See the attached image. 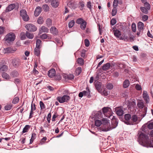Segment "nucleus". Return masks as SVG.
Masks as SVG:
<instances>
[{
    "label": "nucleus",
    "instance_id": "1",
    "mask_svg": "<svg viewBox=\"0 0 153 153\" xmlns=\"http://www.w3.org/2000/svg\"><path fill=\"white\" fill-rule=\"evenodd\" d=\"M113 112L109 107H106V131L115 128L117 126V120L112 115Z\"/></svg>",
    "mask_w": 153,
    "mask_h": 153
},
{
    "label": "nucleus",
    "instance_id": "2",
    "mask_svg": "<svg viewBox=\"0 0 153 153\" xmlns=\"http://www.w3.org/2000/svg\"><path fill=\"white\" fill-rule=\"evenodd\" d=\"M139 138L142 141V143L144 144V146L149 147H153V144L150 143L148 140V137L145 134L141 133L139 135Z\"/></svg>",
    "mask_w": 153,
    "mask_h": 153
},
{
    "label": "nucleus",
    "instance_id": "3",
    "mask_svg": "<svg viewBox=\"0 0 153 153\" xmlns=\"http://www.w3.org/2000/svg\"><path fill=\"white\" fill-rule=\"evenodd\" d=\"M16 36L14 33L10 32L7 33L5 36L4 40L8 43H10L15 40Z\"/></svg>",
    "mask_w": 153,
    "mask_h": 153
},
{
    "label": "nucleus",
    "instance_id": "4",
    "mask_svg": "<svg viewBox=\"0 0 153 153\" xmlns=\"http://www.w3.org/2000/svg\"><path fill=\"white\" fill-rule=\"evenodd\" d=\"M144 117V116L142 117L141 115H133L131 117V125L137 124L139 123L142 118Z\"/></svg>",
    "mask_w": 153,
    "mask_h": 153
},
{
    "label": "nucleus",
    "instance_id": "5",
    "mask_svg": "<svg viewBox=\"0 0 153 153\" xmlns=\"http://www.w3.org/2000/svg\"><path fill=\"white\" fill-rule=\"evenodd\" d=\"M70 97L67 95H65L62 97H58L57 100L60 103L67 102L70 99Z\"/></svg>",
    "mask_w": 153,
    "mask_h": 153
},
{
    "label": "nucleus",
    "instance_id": "6",
    "mask_svg": "<svg viewBox=\"0 0 153 153\" xmlns=\"http://www.w3.org/2000/svg\"><path fill=\"white\" fill-rule=\"evenodd\" d=\"M95 87L102 94V95L104 96L105 95V92L104 91H105V89L104 88L102 87L101 84L100 82H97L95 84Z\"/></svg>",
    "mask_w": 153,
    "mask_h": 153
},
{
    "label": "nucleus",
    "instance_id": "7",
    "mask_svg": "<svg viewBox=\"0 0 153 153\" xmlns=\"http://www.w3.org/2000/svg\"><path fill=\"white\" fill-rule=\"evenodd\" d=\"M113 32L114 36L117 38H119L120 37V39L124 40L125 41L128 40L127 36H120L121 35V32L118 30H114Z\"/></svg>",
    "mask_w": 153,
    "mask_h": 153
},
{
    "label": "nucleus",
    "instance_id": "8",
    "mask_svg": "<svg viewBox=\"0 0 153 153\" xmlns=\"http://www.w3.org/2000/svg\"><path fill=\"white\" fill-rule=\"evenodd\" d=\"M20 15L22 17L23 19L25 21H27L29 20V17L25 10L22 9L20 10Z\"/></svg>",
    "mask_w": 153,
    "mask_h": 153
},
{
    "label": "nucleus",
    "instance_id": "9",
    "mask_svg": "<svg viewBox=\"0 0 153 153\" xmlns=\"http://www.w3.org/2000/svg\"><path fill=\"white\" fill-rule=\"evenodd\" d=\"M25 27L27 30L30 32H34L37 29L35 26L32 24H27Z\"/></svg>",
    "mask_w": 153,
    "mask_h": 153
},
{
    "label": "nucleus",
    "instance_id": "10",
    "mask_svg": "<svg viewBox=\"0 0 153 153\" xmlns=\"http://www.w3.org/2000/svg\"><path fill=\"white\" fill-rule=\"evenodd\" d=\"M131 117L130 114H126L124 116L125 123L127 124L131 125Z\"/></svg>",
    "mask_w": 153,
    "mask_h": 153
},
{
    "label": "nucleus",
    "instance_id": "11",
    "mask_svg": "<svg viewBox=\"0 0 153 153\" xmlns=\"http://www.w3.org/2000/svg\"><path fill=\"white\" fill-rule=\"evenodd\" d=\"M116 114L119 116H121L123 114V111L122 106L117 107L115 108Z\"/></svg>",
    "mask_w": 153,
    "mask_h": 153
},
{
    "label": "nucleus",
    "instance_id": "12",
    "mask_svg": "<svg viewBox=\"0 0 153 153\" xmlns=\"http://www.w3.org/2000/svg\"><path fill=\"white\" fill-rule=\"evenodd\" d=\"M5 53H10L14 52L16 49L14 47H9L4 49Z\"/></svg>",
    "mask_w": 153,
    "mask_h": 153
},
{
    "label": "nucleus",
    "instance_id": "13",
    "mask_svg": "<svg viewBox=\"0 0 153 153\" xmlns=\"http://www.w3.org/2000/svg\"><path fill=\"white\" fill-rule=\"evenodd\" d=\"M13 66L15 67H18L20 64V60L18 58H14L12 59Z\"/></svg>",
    "mask_w": 153,
    "mask_h": 153
},
{
    "label": "nucleus",
    "instance_id": "14",
    "mask_svg": "<svg viewBox=\"0 0 153 153\" xmlns=\"http://www.w3.org/2000/svg\"><path fill=\"white\" fill-rule=\"evenodd\" d=\"M106 74L108 75L112 72V67L111 66L109 63L106 64Z\"/></svg>",
    "mask_w": 153,
    "mask_h": 153
},
{
    "label": "nucleus",
    "instance_id": "15",
    "mask_svg": "<svg viewBox=\"0 0 153 153\" xmlns=\"http://www.w3.org/2000/svg\"><path fill=\"white\" fill-rule=\"evenodd\" d=\"M15 7L16 5L15 4H11L6 7L5 10V12L6 13L8 12L13 10Z\"/></svg>",
    "mask_w": 153,
    "mask_h": 153
},
{
    "label": "nucleus",
    "instance_id": "16",
    "mask_svg": "<svg viewBox=\"0 0 153 153\" xmlns=\"http://www.w3.org/2000/svg\"><path fill=\"white\" fill-rule=\"evenodd\" d=\"M36 109L35 105L34 103L33 104L32 102L31 105V109L30 113L29 118H31L33 117V111L35 110Z\"/></svg>",
    "mask_w": 153,
    "mask_h": 153
},
{
    "label": "nucleus",
    "instance_id": "17",
    "mask_svg": "<svg viewBox=\"0 0 153 153\" xmlns=\"http://www.w3.org/2000/svg\"><path fill=\"white\" fill-rule=\"evenodd\" d=\"M146 7H141L140 8V9L141 11L143 13L147 14L148 13V10H149L150 8V5L146 6H144Z\"/></svg>",
    "mask_w": 153,
    "mask_h": 153
},
{
    "label": "nucleus",
    "instance_id": "18",
    "mask_svg": "<svg viewBox=\"0 0 153 153\" xmlns=\"http://www.w3.org/2000/svg\"><path fill=\"white\" fill-rule=\"evenodd\" d=\"M143 97L145 102L148 103L149 101V96L147 93V92L145 91H144L143 92Z\"/></svg>",
    "mask_w": 153,
    "mask_h": 153
},
{
    "label": "nucleus",
    "instance_id": "19",
    "mask_svg": "<svg viewBox=\"0 0 153 153\" xmlns=\"http://www.w3.org/2000/svg\"><path fill=\"white\" fill-rule=\"evenodd\" d=\"M50 31L54 35H56L58 34V30L55 27H52L50 29Z\"/></svg>",
    "mask_w": 153,
    "mask_h": 153
},
{
    "label": "nucleus",
    "instance_id": "20",
    "mask_svg": "<svg viewBox=\"0 0 153 153\" xmlns=\"http://www.w3.org/2000/svg\"><path fill=\"white\" fill-rule=\"evenodd\" d=\"M144 26V24L141 22H139L137 24V29L140 32H142Z\"/></svg>",
    "mask_w": 153,
    "mask_h": 153
},
{
    "label": "nucleus",
    "instance_id": "21",
    "mask_svg": "<svg viewBox=\"0 0 153 153\" xmlns=\"http://www.w3.org/2000/svg\"><path fill=\"white\" fill-rule=\"evenodd\" d=\"M55 74L56 71L54 69H52L48 71V76L50 77H53L54 76Z\"/></svg>",
    "mask_w": 153,
    "mask_h": 153
},
{
    "label": "nucleus",
    "instance_id": "22",
    "mask_svg": "<svg viewBox=\"0 0 153 153\" xmlns=\"http://www.w3.org/2000/svg\"><path fill=\"white\" fill-rule=\"evenodd\" d=\"M49 31V30L47 27L44 26H42L40 28L39 31V33H48Z\"/></svg>",
    "mask_w": 153,
    "mask_h": 153
},
{
    "label": "nucleus",
    "instance_id": "23",
    "mask_svg": "<svg viewBox=\"0 0 153 153\" xmlns=\"http://www.w3.org/2000/svg\"><path fill=\"white\" fill-rule=\"evenodd\" d=\"M41 10V8L39 6L37 7L34 11V15L35 16H38L40 13Z\"/></svg>",
    "mask_w": 153,
    "mask_h": 153
},
{
    "label": "nucleus",
    "instance_id": "24",
    "mask_svg": "<svg viewBox=\"0 0 153 153\" xmlns=\"http://www.w3.org/2000/svg\"><path fill=\"white\" fill-rule=\"evenodd\" d=\"M130 84V82L128 80L126 79L123 82V87L124 88H126L128 87Z\"/></svg>",
    "mask_w": 153,
    "mask_h": 153
},
{
    "label": "nucleus",
    "instance_id": "25",
    "mask_svg": "<svg viewBox=\"0 0 153 153\" xmlns=\"http://www.w3.org/2000/svg\"><path fill=\"white\" fill-rule=\"evenodd\" d=\"M52 6L55 7H57L59 4L58 0H53L51 2Z\"/></svg>",
    "mask_w": 153,
    "mask_h": 153
},
{
    "label": "nucleus",
    "instance_id": "26",
    "mask_svg": "<svg viewBox=\"0 0 153 153\" xmlns=\"http://www.w3.org/2000/svg\"><path fill=\"white\" fill-rule=\"evenodd\" d=\"M2 77L4 79L9 80L10 79V77L5 72H3L2 74Z\"/></svg>",
    "mask_w": 153,
    "mask_h": 153
},
{
    "label": "nucleus",
    "instance_id": "27",
    "mask_svg": "<svg viewBox=\"0 0 153 153\" xmlns=\"http://www.w3.org/2000/svg\"><path fill=\"white\" fill-rule=\"evenodd\" d=\"M77 63L80 66L83 65L84 64V60L81 58H79L77 60Z\"/></svg>",
    "mask_w": 153,
    "mask_h": 153
},
{
    "label": "nucleus",
    "instance_id": "28",
    "mask_svg": "<svg viewBox=\"0 0 153 153\" xmlns=\"http://www.w3.org/2000/svg\"><path fill=\"white\" fill-rule=\"evenodd\" d=\"M8 69V67L6 65H4L0 67V71H7Z\"/></svg>",
    "mask_w": 153,
    "mask_h": 153
},
{
    "label": "nucleus",
    "instance_id": "29",
    "mask_svg": "<svg viewBox=\"0 0 153 153\" xmlns=\"http://www.w3.org/2000/svg\"><path fill=\"white\" fill-rule=\"evenodd\" d=\"M40 48L36 47L34 49V53L36 55L39 56L40 55V51L39 49Z\"/></svg>",
    "mask_w": 153,
    "mask_h": 153
},
{
    "label": "nucleus",
    "instance_id": "30",
    "mask_svg": "<svg viewBox=\"0 0 153 153\" xmlns=\"http://www.w3.org/2000/svg\"><path fill=\"white\" fill-rule=\"evenodd\" d=\"M137 105L138 107L140 108H143L144 106L143 102L141 100H140L138 101Z\"/></svg>",
    "mask_w": 153,
    "mask_h": 153
},
{
    "label": "nucleus",
    "instance_id": "31",
    "mask_svg": "<svg viewBox=\"0 0 153 153\" xmlns=\"http://www.w3.org/2000/svg\"><path fill=\"white\" fill-rule=\"evenodd\" d=\"M26 36L30 39H32L33 38L34 36L33 33H30L28 32H27L26 33Z\"/></svg>",
    "mask_w": 153,
    "mask_h": 153
},
{
    "label": "nucleus",
    "instance_id": "32",
    "mask_svg": "<svg viewBox=\"0 0 153 153\" xmlns=\"http://www.w3.org/2000/svg\"><path fill=\"white\" fill-rule=\"evenodd\" d=\"M46 23L47 26L48 27H50L52 25V21L50 19H48L46 20Z\"/></svg>",
    "mask_w": 153,
    "mask_h": 153
},
{
    "label": "nucleus",
    "instance_id": "33",
    "mask_svg": "<svg viewBox=\"0 0 153 153\" xmlns=\"http://www.w3.org/2000/svg\"><path fill=\"white\" fill-rule=\"evenodd\" d=\"M82 71V68L81 67H78L76 70L75 73L76 75H79Z\"/></svg>",
    "mask_w": 153,
    "mask_h": 153
},
{
    "label": "nucleus",
    "instance_id": "34",
    "mask_svg": "<svg viewBox=\"0 0 153 153\" xmlns=\"http://www.w3.org/2000/svg\"><path fill=\"white\" fill-rule=\"evenodd\" d=\"M65 79H67L70 80H72L74 78V76L72 74H70L68 75H66L65 76Z\"/></svg>",
    "mask_w": 153,
    "mask_h": 153
},
{
    "label": "nucleus",
    "instance_id": "35",
    "mask_svg": "<svg viewBox=\"0 0 153 153\" xmlns=\"http://www.w3.org/2000/svg\"><path fill=\"white\" fill-rule=\"evenodd\" d=\"M136 105V103L134 101H129L128 103V106L129 107L131 108L132 107H133Z\"/></svg>",
    "mask_w": 153,
    "mask_h": 153
},
{
    "label": "nucleus",
    "instance_id": "36",
    "mask_svg": "<svg viewBox=\"0 0 153 153\" xmlns=\"http://www.w3.org/2000/svg\"><path fill=\"white\" fill-rule=\"evenodd\" d=\"M83 23V24L82 23V24L80 25V27L82 30H84L86 27L87 22L86 21H85Z\"/></svg>",
    "mask_w": 153,
    "mask_h": 153
},
{
    "label": "nucleus",
    "instance_id": "37",
    "mask_svg": "<svg viewBox=\"0 0 153 153\" xmlns=\"http://www.w3.org/2000/svg\"><path fill=\"white\" fill-rule=\"evenodd\" d=\"M37 23L39 24H42L44 22L43 18L42 17H39L37 20Z\"/></svg>",
    "mask_w": 153,
    "mask_h": 153
},
{
    "label": "nucleus",
    "instance_id": "38",
    "mask_svg": "<svg viewBox=\"0 0 153 153\" xmlns=\"http://www.w3.org/2000/svg\"><path fill=\"white\" fill-rule=\"evenodd\" d=\"M19 75L18 73L16 71H13L11 72L10 75L13 77H17Z\"/></svg>",
    "mask_w": 153,
    "mask_h": 153
},
{
    "label": "nucleus",
    "instance_id": "39",
    "mask_svg": "<svg viewBox=\"0 0 153 153\" xmlns=\"http://www.w3.org/2000/svg\"><path fill=\"white\" fill-rule=\"evenodd\" d=\"M29 128H30L29 126L28 125H26V126H25V127L23 129V130L22 131L23 133H25L27 132Z\"/></svg>",
    "mask_w": 153,
    "mask_h": 153
},
{
    "label": "nucleus",
    "instance_id": "40",
    "mask_svg": "<svg viewBox=\"0 0 153 153\" xmlns=\"http://www.w3.org/2000/svg\"><path fill=\"white\" fill-rule=\"evenodd\" d=\"M36 47L38 48H40V45L42 44V41L39 39H38L36 41Z\"/></svg>",
    "mask_w": 153,
    "mask_h": 153
},
{
    "label": "nucleus",
    "instance_id": "41",
    "mask_svg": "<svg viewBox=\"0 0 153 153\" xmlns=\"http://www.w3.org/2000/svg\"><path fill=\"white\" fill-rule=\"evenodd\" d=\"M41 110H44L45 108V105L42 101H40L39 102Z\"/></svg>",
    "mask_w": 153,
    "mask_h": 153
},
{
    "label": "nucleus",
    "instance_id": "42",
    "mask_svg": "<svg viewBox=\"0 0 153 153\" xmlns=\"http://www.w3.org/2000/svg\"><path fill=\"white\" fill-rule=\"evenodd\" d=\"M85 21L82 18H79L76 21V22L77 24H79L81 23H82L85 22Z\"/></svg>",
    "mask_w": 153,
    "mask_h": 153
},
{
    "label": "nucleus",
    "instance_id": "43",
    "mask_svg": "<svg viewBox=\"0 0 153 153\" xmlns=\"http://www.w3.org/2000/svg\"><path fill=\"white\" fill-rule=\"evenodd\" d=\"M117 13V10L116 7H114V8L112 9L111 12V14L112 16H114Z\"/></svg>",
    "mask_w": 153,
    "mask_h": 153
},
{
    "label": "nucleus",
    "instance_id": "44",
    "mask_svg": "<svg viewBox=\"0 0 153 153\" xmlns=\"http://www.w3.org/2000/svg\"><path fill=\"white\" fill-rule=\"evenodd\" d=\"M5 28L2 26H0V34H3L5 32Z\"/></svg>",
    "mask_w": 153,
    "mask_h": 153
},
{
    "label": "nucleus",
    "instance_id": "45",
    "mask_svg": "<svg viewBox=\"0 0 153 153\" xmlns=\"http://www.w3.org/2000/svg\"><path fill=\"white\" fill-rule=\"evenodd\" d=\"M19 101V99L18 97H15L12 101V103L14 104H16L18 103Z\"/></svg>",
    "mask_w": 153,
    "mask_h": 153
},
{
    "label": "nucleus",
    "instance_id": "46",
    "mask_svg": "<svg viewBox=\"0 0 153 153\" xmlns=\"http://www.w3.org/2000/svg\"><path fill=\"white\" fill-rule=\"evenodd\" d=\"M131 27L132 31L134 32H135L136 30V26L134 23H133L132 24Z\"/></svg>",
    "mask_w": 153,
    "mask_h": 153
},
{
    "label": "nucleus",
    "instance_id": "47",
    "mask_svg": "<svg viewBox=\"0 0 153 153\" xmlns=\"http://www.w3.org/2000/svg\"><path fill=\"white\" fill-rule=\"evenodd\" d=\"M75 22L74 20H71L69 22L68 27L69 28H71L74 25Z\"/></svg>",
    "mask_w": 153,
    "mask_h": 153
},
{
    "label": "nucleus",
    "instance_id": "48",
    "mask_svg": "<svg viewBox=\"0 0 153 153\" xmlns=\"http://www.w3.org/2000/svg\"><path fill=\"white\" fill-rule=\"evenodd\" d=\"M47 34H43L40 36V38L42 39H47Z\"/></svg>",
    "mask_w": 153,
    "mask_h": 153
},
{
    "label": "nucleus",
    "instance_id": "49",
    "mask_svg": "<svg viewBox=\"0 0 153 153\" xmlns=\"http://www.w3.org/2000/svg\"><path fill=\"white\" fill-rule=\"evenodd\" d=\"M101 124V122L100 120H97L95 121V125L97 126H99Z\"/></svg>",
    "mask_w": 153,
    "mask_h": 153
},
{
    "label": "nucleus",
    "instance_id": "50",
    "mask_svg": "<svg viewBox=\"0 0 153 153\" xmlns=\"http://www.w3.org/2000/svg\"><path fill=\"white\" fill-rule=\"evenodd\" d=\"M12 107L11 104H7L5 106L4 108L6 110H9L11 109Z\"/></svg>",
    "mask_w": 153,
    "mask_h": 153
},
{
    "label": "nucleus",
    "instance_id": "51",
    "mask_svg": "<svg viewBox=\"0 0 153 153\" xmlns=\"http://www.w3.org/2000/svg\"><path fill=\"white\" fill-rule=\"evenodd\" d=\"M51 113H49L47 116V120L48 123H50V120H51Z\"/></svg>",
    "mask_w": 153,
    "mask_h": 153
},
{
    "label": "nucleus",
    "instance_id": "52",
    "mask_svg": "<svg viewBox=\"0 0 153 153\" xmlns=\"http://www.w3.org/2000/svg\"><path fill=\"white\" fill-rule=\"evenodd\" d=\"M113 85L112 84L108 83L107 85V88L109 89H111L113 88Z\"/></svg>",
    "mask_w": 153,
    "mask_h": 153
},
{
    "label": "nucleus",
    "instance_id": "53",
    "mask_svg": "<svg viewBox=\"0 0 153 153\" xmlns=\"http://www.w3.org/2000/svg\"><path fill=\"white\" fill-rule=\"evenodd\" d=\"M148 127L150 129L153 128V122H151L149 123L148 125Z\"/></svg>",
    "mask_w": 153,
    "mask_h": 153
},
{
    "label": "nucleus",
    "instance_id": "54",
    "mask_svg": "<svg viewBox=\"0 0 153 153\" xmlns=\"http://www.w3.org/2000/svg\"><path fill=\"white\" fill-rule=\"evenodd\" d=\"M47 140V137H43L41 140L40 143L42 145Z\"/></svg>",
    "mask_w": 153,
    "mask_h": 153
},
{
    "label": "nucleus",
    "instance_id": "55",
    "mask_svg": "<svg viewBox=\"0 0 153 153\" xmlns=\"http://www.w3.org/2000/svg\"><path fill=\"white\" fill-rule=\"evenodd\" d=\"M20 36L21 37V38L22 40L26 38L25 35L24 33H21L20 35Z\"/></svg>",
    "mask_w": 153,
    "mask_h": 153
},
{
    "label": "nucleus",
    "instance_id": "56",
    "mask_svg": "<svg viewBox=\"0 0 153 153\" xmlns=\"http://www.w3.org/2000/svg\"><path fill=\"white\" fill-rule=\"evenodd\" d=\"M142 2L144 4V6H147L149 5V4L147 2L146 0H141Z\"/></svg>",
    "mask_w": 153,
    "mask_h": 153
},
{
    "label": "nucleus",
    "instance_id": "57",
    "mask_svg": "<svg viewBox=\"0 0 153 153\" xmlns=\"http://www.w3.org/2000/svg\"><path fill=\"white\" fill-rule=\"evenodd\" d=\"M135 88L137 90L139 91L141 90L142 89L141 86L138 84H137L136 85Z\"/></svg>",
    "mask_w": 153,
    "mask_h": 153
},
{
    "label": "nucleus",
    "instance_id": "58",
    "mask_svg": "<svg viewBox=\"0 0 153 153\" xmlns=\"http://www.w3.org/2000/svg\"><path fill=\"white\" fill-rule=\"evenodd\" d=\"M116 22V21L115 19H112L111 21V24L112 25H114Z\"/></svg>",
    "mask_w": 153,
    "mask_h": 153
},
{
    "label": "nucleus",
    "instance_id": "59",
    "mask_svg": "<svg viewBox=\"0 0 153 153\" xmlns=\"http://www.w3.org/2000/svg\"><path fill=\"white\" fill-rule=\"evenodd\" d=\"M118 0H114L113 3V6L114 7H116L117 6Z\"/></svg>",
    "mask_w": 153,
    "mask_h": 153
},
{
    "label": "nucleus",
    "instance_id": "60",
    "mask_svg": "<svg viewBox=\"0 0 153 153\" xmlns=\"http://www.w3.org/2000/svg\"><path fill=\"white\" fill-rule=\"evenodd\" d=\"M148 16L146 15H144L142 17V19L144 21L147 20L148 19Z\"/></svg>",
    "mask_w": 153,
    "mask_h": 153
},
{
    "label": "nucleus",
    "instance_id": "61",
    "mask_svg": "<svg viewBox=\"0 0 153 153\" xmlns=\"http://www.w3.org/2000/svg\"><path fill=\"white\" fill-rule=\"evenodd\" d=\"M85 43L86 46L88 47L89 45V42L88 40L85 39Z\"/></svg>",
    "mask_w": 153,
    "mask_h": 153
},
{
    "label": "nucleus",
    "instance_id": "62",
    "mask_svg": "<svg viewBox=\"0 0 153 153\" xmlns=\"http://www.w3.org/2000/svg\"><path fill=\"white\" fill-rule=\"evenodd\" d=\"M82 93H83V96H87L89 94V91H82Z\"/></svg>",
    "mask_w": 153,
    "mask_h": 153
},
{
    "label": "nucleus",
    "instance_id": "63",
    "mask_svg": "<svg viewBox=\"0 0 153 153\" xmlns=\"http://www.w3.org/2000/svg\"><path fill=\"white\" fill-rule=\"evenodd\" d=\"M98 118L99 119H101L102 118L103 115L101 111H99L98 113Z\"/></svg>",
    "mask_w": 153,
    "mask_h": 153
},
{
    "label": "nucleus",
    "instance_id": "64",
    "mask_svg": "<svg viewBox=\"0 0 153 153\" xmlns=\"http://www.w3.org/2000/svg\"><path fill=\"white\" fill-rule=\"evenodd\" d=\"M36 134L35 133H33L32 134L31 139H33L34 140L36 139Z\"/></svg>",
    "mask_w": 153,
    "mask_h": 153
}]
</instances>
